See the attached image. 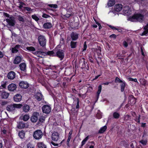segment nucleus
Instances as JSON below:
<instances>
[{
	"mask_svg": "<svg viewBox=\"0 0 148 148\" xmlns=\"http://www.w3.org/2000/svg\"><path fill=\"white\" fill-rule=\"evenodd\" d=\"M130 20L132 21H134V20L140 22H142L144 20V16L141 13L134 14L129 18Z\"/></svg>",
	"mask_w": 148,
	"mask_h": 148,
	"instance_id": "nucleus-1",
	"label": "nucleus"
},
{
	"mask_svg": "<svg viewBox=\"0 0 148 148\" xmlns=\"http://www.w3.org/2000/svg\"><path fill=\"white\" fill-rule=\"evenodd\" d=\"M55 57L60 59V60H63L65 56V51L61 49H58L55 51Z\"/></svg>",
	"mask_w": 148,
	"mask_h": 148,
	"instance_id": "nucleus-2",
	"label": "nucleus"
},
{
	"mask_svg": "<svg viewBox=\"0 0 148 148\" xmlns=\"http://www.w3.org/2000/svg\"><path fill=\"white\" fill-rule=\"evenodd\" d=\"M38 39L39 44L41 47H45L46 44L47 40L45 37L42 35H40L38 37Z\"/></svg>",
	"mask_w": 148,
	"mask_h": 148,
	"instance_id": "nucleus-3",
	"label": "nucleus"
},
{
	"mask_svg": "<svg viewBox=\"0 0 148 148\" xmlns=\"http://www.w3.org/2000/svg\"><path fill=\"white\" fill-rule=\"evenodd\" d=\"M43 136L42 132L40 130L35 131L33 133L34 138L36 140H39Z\"/></svg>",
	"mask_w": 148,
	"mask_h": 148,
	"instance_id": "nucleus-4",
	"label": "nucleus"
},
{
	"mask_svg": "<svg viewBox=\"0 0 148 148\" xmlns=\"http://www.w3.org/2000/svg\"><path fill=\"white\" fill-rule=\"evenodd\" d=\"M18 85L21 89H27L29 87V84L27 81H20Z\"/></svg>",
	"mask_w": 148,
	"mask_h": 148,
	"instance_id": "nucleus-5",
	"label": "nucleus"
},
{
	"mask_svg": "<svg viewBox=\"0 0 148 148\" xmlns=\"http://www.w3.org/2000/svg\"><path fill=\"white\" fill-rule=\"evenodd\" d=\"M39 115V113L34 112L31 117L30 120L31 122L33 123L36 122L38 120Z\"/></svg>",
	"mask_w": 148,
	"mask_h": 148,
	"instance_id": "nucleus-6",
	"label": "nucleus"
},
{
	"mask_svg": "<svg viewBox=\"0 0 148 148\" xmlns=\"http://www.w3.org/2000/svg\"><path fill=\"white\" fill-rule=\"evenodd\" d=\"M6 22L8 23L9 26L13 27L15 25V21L13 17H10L9 18L6 19Z\"/></svg>",
	"mask_w": 148,
	"mask_h": 148,
	"instance_id": "nucleus-7",
	"label": "nucleus"
},
{
	"mask_svg": "<svg viewBox=\"0 0 148 148\" xmlns=\"http://www.w3.org/2000/svg\"><path fill=\"white\" fill-rule=\"evenodd\" d=\"M79 21L76 22L75 21L71 22L69 25L70 27L73 29H77L79 28Z\"/></svg>",
	"mask_w": 148,
	"mask_h": 148,
	"instance_id": "nucleus-8",
	"label": "nucleus"
},
{
	"mask_svg": "<svg viewBox=\"0 0 148 148\" xmlns=\"http://www.w3.org/2000/svg\"><path fill=\"white\" fill-rule=\"evenodd\" d=\"M42 110L43 113L48 114L51 111V108L49 106L46 105L43 106Z\"/></svg>",
	"mask_w": 148,
	"mask_h": 148,
	"instance_id": "nucleus-9",
	"label": "nucleus"
},
{
	"mask_svg": "<svg viewBox=\"0 0 148 148\" xmlns=\"http://www.w3.org/2000/svg\"><path fill=\"white\" fill-rule=\"evenodd\" d=\"M59 133L57 132H54L52 134L51 139L54 141H57L59 138Z\"/></svg>",
	"mask_w": 148,
	"mask_h": 148,
	"instance_id": "nucleus-10",
	"label": "nucleus"
},
{
	"mask_svg": "<svg viewBox=\"0 0 148 148\" xmlns=\"http://www.w3.org/2000/svg\"><path fill=\"white\" fill-rule=\"evenodd\" d=\"M82 59L83 60V62L81 67L82 69H84L87 70H89V68L88 64L87 63V62H86V60L84 58H82Z\"/></svg>",
	"mask_w": 148,
	"mask_h": 148,
	"instance_id": "nucleus-11",
	"label": "nucleus"
},
{
	"mask_svg": "<svg viewBox=\"0 0 148 148\" xmlns=\"http://www.w3.org/2000/svg\"><path fill=\"white\" fill-rule=\"evenodd\" d=\"M70 37L72 40L76 41L79 38V34L75 32H72L70 34Z\"/></svg>",
	"mask_w": 148,
	"mask_h": 148,
	"instance_id": "nucleus-12",
	"label": "nucleus"
},
{
	"mask_svg": "<svg viewBox=\"0 0 148 148\" xmlns=\"http://www.w3.org/2000/svg\"><path fill=\"white\" fill-rule=\"evenodd\" d=\"M72 16L71 14H69L68 13H66V14H65L63 11L61 13V17L64 20H67Z\"/></svg>",
	"mask_w": 148,
	"mask_h": 148,
	"instance_id": "nucleus-13",
	"label": "nucleus"
},
{
	"mask_svg": "<svg viewBox=\"0 0 148 148\" xmlns=\"http://www.w3.org/2000/svg\"><path fill=\"white\" fill-rule=\"evenodd\" d=\"M17 88L16 85L14 84H10L8 86V89L10 91H16V89Z\"/></svg>",
	"mask_w": 148,
	"mask_h": 148,
	"instance_id": "nucleus-14",
	"label": "nucleus"
},
{
	"mask_svg": "<svg viewBox=\"0 0 148 148\" xmlns=\"http://www.w3.org/2000/svg\"><path fill=\"white\" fill-rule=\"evenodd\" d=\"M22 59V56H17L15 57L14 58L13 63L15 64H18L21 62Z\"/></svg>",
	"mask_w": 148,
	"mask_h": 148,
	"instance_id": "nucleus-15",
	"label": "nucleus"
},
{
	"mask_svg": "<svg viewBox=\"0 0 148 148\" xmlns=\"http://www.w3.org/2000/svg\"><path fill=\"white\" fill-rule=\"evenodd\" d=\"M6 110L8 112H13L15 110L14 103L8 105L6 107Z\"/></svg>",
	"mask_w": 148,
	"mask_h": 148,
	"instance_id": "nucleus-16",
	"label": "nucleus"
},
{
	"mask_svg": "<svg viewBox=\"0 0 148 148\" xmlns=\"http://www.w3.org/2000/svg\"><path fill=\"white\" fill-rule=\"evenodd\" d=\"M14 101L16 102H19L22 99V96L20 94H18L14 97Z\"/></svg>",
	"mask_w": 148,
	"mask_h": 148,
	"instance_id": "nucleus-17",
	"label": "nucleus"
},
{
	"mask_svg": "<svg viewBox=\"0 0 148 148\" xmlns=\"http://www.w3.org/2000/svg\"><path fill=\"white\" fill-rule=\"evenodd\" d=\"M101 89L102 86L101 85H99L98 87V90L96 94V99L95 101V102H96L97 101L99 98V95L101 92Z\"/></svg>",
	"mask_w": 148,
	"mask_h": 148,
	"instance_id": "nucleus-18",
	"label": "nucleus"
},
{
	"mask_svg": "<svg viewBox=\"0 0 148 148\" xmlns=\"http://www.w3.org/2000/svg\"><path fill=\"white\" fill-rule=\"evenodd\" d=\"M35 98L38 101L42 100L43 95L41 93L37 92L34 95Z\"/></svg>",
	"mask_w": 148,
	"mask_h": 148,
	"instance_id": "nucleus-19",
	"label": "nucleus"
},
{
	"mask_svg": "<svg viewBox=\"0 0 148 148\" xmlns=\"http://www.w3.org/2000/svg\"><path fill=\"white\" fill-rule=\"evenodd\" d=\"M15 73L13 71H10L8 74V78L10 79H13L15 77Z\"/></svg>",
	"mask_w": 148,
	"mask_h": 148,
	"instance_id": "nucleus-20",
	"label": "nucleus"
},
{
	"mask_svg": "<svg viewBox=\"0 0 148 148\" xmlns=\"http://www.w3.org/2000/svg\"><path fill=\"white\" fill-rule=\"evenodd\" d=\"M129 100H130V103L132 104H135L136 102V99L132 95H130L129 97Z\"/></svg>",
	"mask_w": 148,
	"mask_h": 148,
	"instance_id": "nucleus-21",
	"label": "nucleus"
},
{
	"mask_svg": "<svg viewBox=\"0 0 148 148\" xmlns=\"http://www.w3.org/2000/svg\"><path fill=\"white\" fill-rule=\"evenodd\" d=\"M22 109L23 112H27L30 110V106L29 105L25 104L23 105Z\"/></svg>",
	"mask_w": 148,
	"mask_h": 148,
	"instance_id": "nucleus-22",
	"label": "nucleus"
},
{
	"mask_svg": "<svg viewBox=\"0 0 148 148\" xmlns=\"http://www.w3.org/2000/svg\"><path fill=\"white\" fill-rule=\"evenodd\" d=\"M52 27V24L49 22H46L43 25V28L46 29H50Z\"/></svg>",
	"mask_w": 148,
	"mask_h": 148,
	"instance_id": "nucleus-23",
	"label": "nucleus"
},
{
	"mask_svg": "<svg viewBox=\"0 0 148 148\" xmlns=\"http://www.w3.org/2000/svg\"><path fill=\"white\" fill-rule=\"evenodd\" d=\"M21 47V45H16L14 47L12 48V53H15L18 52V49L20 47Z\"/></svg>",
	"mask_w": 148,
	"mask_h": 148,
	"instance_id": "nucleus-24",
	"label": "nucleus"
},
{
	"mask_svg": "<svg viewBox=\"0 0 148 148\" xmlns=\"http://www.w3.org/2000/svg\"><path fill=\"white\" fill-rule=\"evenodd\" d=\"M35 53L38 56L41 58H42L43 57L46 56V52L40 51H36Z\"/></svg>",
	"mask_w": 148,
	"mask_h": 148,
	"instance_id": "nucleus-25",
	"label": "nucleus"
},
{
	"mask_svg": "<svg viewBox=\"0 0 148 148\" xmlns=\"http://www.w3.org/2000/svg\"><path fill=\"white\" fill-rule=\"evenodd\" d=\"M9 95V93L5 91H3L1 92L0 96L2 99H6L8 97Z\"/></svg>",
	"mask_w": 148,
	"mask_h": 148,
	"instance_id": "nucleus-26",
	"label": "nucleus"
},
{
	"mask_svg": "<svg viewBox=\"0 0 148 148\" xmlns=\"http://www.w3.org/2000/svg\"><path fill=\"white\" fill-rule=\"evenodd\" d=\"M19 67L20 70L21 71H23L24 72H26V65L25 63H22L19 65Z\"/></svg>",
	"mask_w": 148,
	"mask_h": 148,
	"instance_id": "nucleus-27",
	"label": "nucleus"
},
{
	"mask_svg": "<svg viewBox=\"0 0 148 148\" xmlns=\"http://www.w3.org/2000/svg\"><path fill=\"white\" fill-rule=\"evenodd\" d=\"M79 100L78 98H77L76 99L74 100L73 102V105H76L75 106V108L76 109H78L79 108Z\"/></svg>",
	"mask_w": 148,
	"mask_h": 148,
	"instance_id": "nucleus-28",
	"label": "nucleus"
},
{
	"mask_svg": "<svg viewBox=\"0 0 148 148\" xmlns=\"http://www.w3.org/2000/svg\"><path fill=\"white\" fill-rule=\"evenodd\" d=\"M46 56H50L55 57V52L54 50L48 51L46 52Z\"/></svg>",
	"mask_w": 148,
	"mask_h": 148,
	"instance_id": "nucleus-29",
	"label": "nucleus"
},
{
	"mask_svg": "<svg viewBox=\"0 0 148 148\" xmlns=\"http://www.w3.org/2000/svg\"><path fill=\"white\" fill-rule=\"evenodd\" d=\"M122 5L121 4H117L114 6V10L116 12H119L121 11L122 9Z\"/></svg>",
	"mask_w": 148,
	"mask_h": 148,
	"instance_id": "nucleus-30",
	"label": "nucleus"
},
{
	"mask_svg": "<svg viewBox=\"0 0 148 148\" xmlns=\"http://www.w3.org/2000/svg\"><path fill=\"white\" fill-rule=\"evenodd\" d=\"M77 42L75 41H71L70 43V46L72 49H75L77 46Z\"/></svg>",
	"mask_w": 148,
	"mask_h": 148,
	"instance_id": "nucleus-31",
	"label": "nucleus"
},
{
	"mask_svg": "<svg viewBox=\"0 0 148 148\" xmlns=\"http://www.w3.org/2000/svg\"><path fill=\"white\" fill-rule=\"evenodd\" d=\"M96 52H97V55H98V58L101 61V57L102 56L101 55V48L100 49H96Z\"/></svg>",
	"mask_w": 148,
	"mask_h": 148,
	"instance_id": "nucleus-32",
	"label": "nucleus"
},
{
	"mask_svg": "<svg viewBox=\"0 0 148 148\" xmlns=\"http://www.w3.org/2000/svg\"><path fill=\"white\" fill-rule=\"evenodd\" d=\"M25 123L23 121H20L18 123L17 127L19 129H22L25 127Z\"/></svg>",
	"mask_w": 148,
	"mask_h": 148,
	"instance_id": "nucleus-33",
	"label": "nucleus"
},
{
	"mask_svg": "<svg viewBox=\"0 0 148 148\" xmlns=\"http://www.w3.org/2000/svg\"><path fill=\"white\" fill-rule=\"evenodd\" d=\"M25 133L24 130H22L20 131L18 133V135L21 139L23 138L25 136Z\"/></svg>",
	"mask_w": 148,
	"mask_h": 148,
	"instance_id": "nucleus-34",
	"label": "nucleus"
},
{
	"mask_svg": "<svg viewBox=\"0 0 148 148\" xmlns=\"http://www.w3.org/2000/svg\"><path fill=\"white\" fill-rule=\"evenodd\" d=\"M139 82L141 85L144 86H146L147 82V80L144 78L140 79Z\"/></svg>",
	"mask_w": 148,
	"mask_h": 148,
	"instance_id": "nucleus-35",
	"label": "nucleus"
},
{
	"mask_svg": "<svg viewBox=\"0 0 148 148\" xmlns=\"http://www.w3.org/2000/svg\"><path fill=\"white\" fill-rule=\"evenodd\" d=\"M107 128V126L106 125H104L100 128V129L98 133L100 134L103 133L106 131Z\"/></svg>",
	"mask_w": 148,
	"mask_h": 148,
	"instance_id": "nucleus-36",
	"label": "nucleus"
},
{
	"mask_svg": "<svg viewBox=\"0 0 148 148\" xmlns=\"http://www.w3.org/2000/svg\"><path fill=\"white\" fill-rule=\"evenodd\" d=\"M114 0H109L108 3V5L109 7H112L115 4Z\"/></svg>",
	"mask_w": 148,
	"mask_h": 148,
	"instance_id": "nucleus-37",
	"label": "nucleus"
},
{
	"mask_svg": "<svg viewBox=\"0 0 148 148\" xmlns=\"http://www.w3.org/2000/svg\"><path fill=\"white\" fill-rule=\"evenodd\" d=\"M93 56L94 55L91 53H90L88 55V59L89 61L92 63H94V58H93Z\"/></svg>",
	"mask_w": 148,
	"mask_h": 148,
	"instance_id": "nucleus-38",
	"label": "nucleus"
},
{
	"mask_svg": "<svg viewBox=\"0 0 148 148\" xmlns=\"http://www.w3.org/2000/svg\"><path fill=\"white\" fill-rule=\"evenodd\" d=\"M126 83L124 82L120 84L121 90V92H123L124 91V89Z\"/></svg>",
	"mask_w": 148,
	"mask_h": 148,
	"instance_id": "nucleus-39",
	"label": "nucleus"
},
{
	"mask_svg": "<svg viewBox=\"0 0 148 148\" xmlns=\"http://www.w3.org/2000/svg\"><path fill=\"white\" fill-rule=\"evenodd\" d=\"M64 82H63L62 85L64 87H65L66 85V84L68 83L69 79L68 78L64 77Z\"/></svg>",
	"mask_w": 148,
	"mask_h": 148,
	"instance_id": "nucleus-40",
	"label": "nucleus"
},
{
	"mask_svg": "<svg viewBox=\"0 0 148 148\" xmlns=\"http://www.w3.org/2000/svg\"><path fill=\"white\" fill-rule=\"evenodd\" d=\"M65 10L66 13H68L69 14H71L72 16L73 15V9L71 7H69V8H67Z\"/></svg>",
	"mask_w": 148,
	"mask_h": 148,
	"instance_id": "nucleus-41",
	"label": "nucleus"
},
{
	"mask_svg": "<svg viewBox=\"0 0 148 148\" xmlns=\"http://www.w3.org/2000/svg\"><path fill=\"white\" fill-rule=\"evenodd\" d=\"M87 85L89 86L87 88L86 92H91L93 90V87L92 86H90V84H87Z\"/></svg>",
	"mask_w": 148,
	"mask_h": 148,
	"instance_id": "nucleus-42",
	"label": "nucleus"
},
{
	"mask_svg": "<svg viewBox=\"0 0 148 148\" xmlns=\"http://www.w3.org/2000/svg\"><path fill=\"white\" fill-rule=\"evenodd\" d=\"M120 116V114L117 112H114L113 114V117L115 119H119Z\"/></svg>",
	"mask_w": 148,
	"mask_h": 148,
	"instance_id": "nucleus-43",
	"label": "nucleus"
},
{
	"mask_svg": "<svg viewBox=\"0 0 148 148\" xmlns=\"http://www.w3.org/2000/svg\"><path fill=\"white\" fill-rule=\"evenodd\" d=\"M26 49L27 50L29 51H36L35 48L32 46L27 47Z\"/></svg>",
	"mask_w": 148,
	"mask_h": 148,
	"instance_id": "nucleus-44",
	"label": "nucleus"
},
{
	"mask_svg": "<svg viewBox=\"0 0 148 148\" xmlns=\"http://www.w3.org/2000/svg\"><path fill=\"white\" fill-rule=\"evenodd\" d=\"M15 110L16 109H20L23 106V105L21 104L14 103Z\"/></svg>",
	"mask_w": 148,
	"mask_h": 148,
	"instance_id": "nucleus-45",
	"label": "nucleus"
},
{
	"mask_svg": "<svg viewBox=\"0 0 148 148\" xmlns=\"http://www.w3.org/2000/svg\"><path fill=\"white\" fill-rule=\"evenodd\" d=\"M38 145L39 148H46V146L42 143H39L38 144Z\"/></svg>",
	"mask_w": 148,
	"mask_h": 148,
	"instance_id": "nucleus-46",
	"label": "nucleus"
},
{
	"mask_svg": "<svg viewBox=\"0 0 148 148\" xmlns=\"http://www.w3.org/2000/svg\"><path fill=\"white\" fill-rule=\"evenodd\" d=\"M88 136H87L82 141L81 143V147L83 146L85 144L86 142L88 139Z\"/></svg>",
	"mask_w": 148,
	"mask_h": 148,
	"instance_id": "nucleus-47",
	"label": "nucleus"
},
{
	"mask_svg": "<svg viewBox=\"0 0 148 148\" xmlns=\"http://www.w3.org/2000/svg\"><path fill=\"white\" fill-rule=\"evenodd\" d=\"M115 83H122L124 81H123L121 80L118 77H116L115 80Z\"/></svg>",
	"mask_w": 148,
	"mask_h": 148,
	"instance_id": "nucleus-48",
	"label": "nucleus"
},
{
	"mask_svg": "<svg viewBox=\"0 0 148 148\" xmlns=\"http://www.w3.org/2000/svg\"><path fill=\"white\" fill-rule=\"evenodd\" d=\"M29 118V116L28 114H26L23 117V120L24 121H27Z\"/></svg>",
	"mask_w": 148,
	"mask_h": 148,
	"instance_id": "nucleus-49",
	"label": "nucleus"
},
{
	"mask_svg": "<svg viewBox=\"0 0 148 148\" xmlns=\"http://www.w3.org/2000/svg\"><path fill=\"white\" fill-rule=\"evenodd\" d=\"M87 48V45H86V42L85 41L83 47L82 49V52H84L86 50Z\"/></svg>",
	"mask_w": 148,
	"mask_h": 148,
	"instance_id": "nucleus-50",
	"label": "nucleus"
},
{
	"mask_svg": "<svg viewBox=\"0 0 148 148\" xmlns=\"http://www.w3.org/2000/svg\"><path fill=\"white\" fill-rule=\"evenodd\" d=\"M128 79L129 81H133L137 83L138 84H139V83L137 81V79L136 78L133 79L132 77H129Z\"/></svg>",
	"mask_w": 148,
	"mask_h": 148,
	"instance_id": "nucleus-51",
	"label": "nucleus"
},
{
	"mask_svg": "<svg viewBox=\"0 0 148 148\" xmlns=\"http://www.w3.org/2000/svg\"><path fill=\"white\" fill-rule=\"evenodd\" d=\"M124 119L126 121H128L130 120L131 119V116L128 114L124 116Z\"/></svg>",
	"mask_w": 148,
	"mask_h": 148,
	"instance_id": "nucleus-52",
	"label": "nucleus"
},
{
	"mask_svg": "<svg viewBox=\"0 0 148 148\" xmlns=\"http://www.w3.org/2000/svg\"><path fill=\"white\" fill-rule=\"evenodd\" d=\"M32 18L36 21H38L39 20V18L35 14L32 15Z\"/></svg>",
	"mask_w": 148,
	"mask_h": 148,
	"instance_id": "nucleus-53",
	"label": "nucleus"
},
{
	"mask_svg": "<svg viewBox=\"0 0 148 148\" xmlns=\"http://www.w3.org/2000/svg\"><path fill=\"white\" fill-rule=\"evenodd\" d=\"M65 41L64 39L63 38H61L60 40V44L61 45H63L65 44Z\"/></svg>",
	"mask_w": 148,
	"mask_h": 148,
	"instance_id": "nucleus-54",
	"label": "nucleus"
},
{
	"mask_svg": "<svg viewBox=\"0 0 148 148\" xmlns=\"http://www.w3.org/2000/svg\"><path fill=\"white\" fill-rule=\"evenodd\" d=\"M45 121V119L43 117L40 118L38 119V121L37 123V125H38L39 124V122H40L41 123H43L44 121Z\"/></svg>",
	"mask_w": 148,
	"mask_h": 148,
	"instance_id": "nucleus-55",
	"label": "nucleus"
},
{
	"mask_svg": "<svg viewBox=\"0 0 148 148\" xmlns=\"http://www.w3.org/2000/svg\"><path fill=\"white\" fill-rule=\"evenodd\" d=\"M6 82L4 83L3 84H2V83H1V86H0V90L2 89L1 88V87H3L4 88H5L6 87ZM1 92V91L0 90V92Z\"/></svg>",
	"mask_w": 148,
	"mask_h": 148,
	"instance_id": "nucleus-56",
	"label": "nucleus"
},
{
	"mask_svg": "<svg viewBox=\"0 0 148 148\" xmlns=\"http://www.w3.org/2000/svg\"><path fill=\"white\" fill-rule=\"evenodd\" d=\"M140 115H139L138 116H136L135 119V120L138 122V123H140Z\"/></svg>",
	"mask_w": 148,
	"mask_h": 148,
	"instance_id": "nucleus-57",
	"label": "nucleus"
},
{
	"mask_svg": "<svg viewBox=\"0 0 148 148\" xmlns=\"http://www.w3.org/2000/svg\"><path fill=\"white\" fill-rule=\"evenodd\" d=\"M49 7L53 8H58V5L56 4H50L49 5Z\"/></svg>",
	"mask_w": 148,
	"mask_h": 148,
	"instance_id": "nucleus-58",
	"label": "nucleus"
},
{
	"mask_svg": "<svg viewBox=\"0 0 148 148\" xmlns=\"http://www.w3.org/2000/svg\"><path fill=\"white\" fill-rule=\"evenodd\" d=\"M102 72L101 71L100 72V74L99 75L96 76L93 79L92 81H94L96 79H97L99 77L101 76V75H102Z\"/></svg>",
	"mask_w": 148,
	"mask_h": 148,
	"instance_id": "nucleus-59",
	"label": "nucleus"
},
{
	"mask_svg": "<svg viewBox=\"0 0 148 148\" xmlns=\"http://www.w3.org/2000/svg\"><path fill=\"white\" fill-rule=\"evenodd\" d=\"M24 10L28 11H32V10L30 8L28 7H24Z\"/></svg>",
	"mask_w": 148,
	"mask_h": 148,
	"instance_id": "nucleus-60",
	"label": "nucleus"
},
{
	"mask_svg": "<svg viewBox=\"0 0 148 148\" xmlns=\"http://www.w3.org/2000/svg\"><path fill=\"white\" fill-rule=\"evenodd\" d=\"M109 38H113V39H115L116 38V35L114 34H112L109 36Z\"/></svg>",
	"mask_w": 148,
	"mask_h": 148,
	"instance_id": "nucleus-61",
	"label": "nucleus"
},
{
	"mask_svg": "<svg viewBox=\"0 0 148 148\" xmlns=\"http://www.w3.org/2000/svg\"><path fill=\"white\" fill-rule=\"evenodd\" d=\"M78 96L79 97H81L82 99H83L85 98L86 96V95L85 94H79Z\"/></svg>",
	"mask_w": 148,
	"mask_h": 148,
	"instance_id": "nucleus-62",
	"label": "nucleus"
},
{
	"mask_svg": "<svg viewBox=\"0 0 148 148\" xmlns=\"http://www.w3.org/2000/svg\"><path fill=\"white\" fill-rule=\"evenodd\" d=\"M140 143L143 145H145L147 143V140H142L140 141Z\"/></svg>",
	"mask_w": 148,
	"mask_h": 148,
	"instance_id": "nucleus-63",
	"label": "nucleus"
},
{
	"mask_svg": "<svg viewBox=\"0 0 148 148\" xmlns=\"http://www.w3.org/2000/svg\"><path fill=\"white\" fill-rule=\"evenodd\" d=\"M148 33V30H145L143 32L140 34L141 36L145 35Z\"/></svg>",
	"mask_w": 148,
	"mask_h": 148,
	"instance_id": "nucleus-64",
	"label": "nucleus"
}]
</instances>
